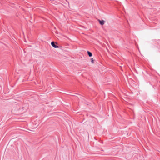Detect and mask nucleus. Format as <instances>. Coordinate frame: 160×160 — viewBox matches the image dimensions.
<instances>
[{
    "label": "nucleus",
    "mask_w": 160,
    "mask_h": 160,
    "mask_svg": "<svg viewBox=\"0 0 160 160\" xmlns=\"http://www.w3.org/2000/svg\"><path fill=\"white\" fill-rule=\"evenodd\" d=\"M98 21L100 23V24L101 25H103L104 24L105 21L103 20H98Z\"/></svg>",
    "instance_id": "obj_2"
},
{
    "label": "nucleus",
    "mask_w": 160,
    "mask_h": 160,
    "mask_svg": "<svg viewBox=\"0 0 160 160\" xmlns=\"http://www.w3.org/2000/svg\"><path fill=\"white\" fill-rule=\"evenodd\" d=\"M51 45L53 48H58V47L55 44V42H51Z\"/></svg>",
    "instance_id": "obj_1"
},
{
    "label": "nucleus",
    "mask_w": 160,
    "mask_h": 160,
    "mask_svg": "<svg viewBox=\"0 0 160 160\" xmlns=\"http://www.w3.org/2000/svg\"><path fill=\"white\" fill-rule=\"evenodd\" d=\"M87 53L89 57H91L92 56V54L91 52L89 51H87Z\"/></svg>",
    "instance_id": "obj_3"
},
{
    "label": "nucleus",
    "mask_w": 160,
    "mask_h": 160,
    "mask_svg": "<svg viewBox=\"0 0 160 160\" xmlns=\"http://www.w3.org/2000/svg\"><path fill=\"white\" fill-rule=\"evenodd\" d=\"M91 62H92V63H93L94 62V60L93 59V58H92L91 59Z\"/></svg>",
    "instance_id": "obj_4"
}]
</instances>
